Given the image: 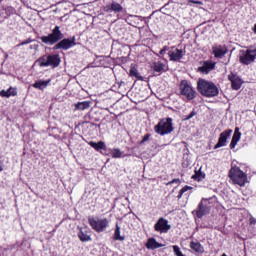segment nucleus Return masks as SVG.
<instances>
[{
	"mask_svg": "<svg viewBox=\"0 0 256 256\" xmlns=\"http://www.w3.org/2000/svg\"><path fill=\"white\" fill-rule=\"evenodd\" d=\"M192 179H194V181H203V179H205V173L201 172V170L196 171Z\"/></svg>",
	"mask_w": 256,
	"mask_h": 256,
	"instance_id": "nucleus-26",
	"label": "nucleus"
},
{
	"mask_svg": "<svg viewBox=\"0 0 256 256\" xmlns=\"http://www.w3.org/2000/svg\"><path fill=\"white\" fill-rule=\"evenodd\" d=\"M213 69H215V63L206 61L203 63L202 66L198 68V71H200V73H203V75H208V73H211Z\"/></svg>",
	"mask_w": 256,
	"mask_h": 256,
	"instance_id": "nucleus-16",
	"label": "nucleus"
},
{
	"mask_svg": "<svg viewBox=\"0 0 256 256\" xmlns=\"http://www.w3.org/2000/svg\"><path fill=\"white\" fill-rule=\"evenodd\" d=\"M228 79L229 81H231L232 89H234V91H239V89H241V86L243 85V80H241L239 76L235 74H230L228 75Z\"/></svg>",
	"mask_w": 256,
	"mask_h": 256,
	"instance_id": "nucleus-15",
	"label": "nucleus"
},
{
	"mask_svg": "<svg viewBox=\"0 0 256 256\" xmlns=\"http://www.w3.org/2000/svg\"><path fill=\"white\" fill-rule=\"evenodd\" d=\"M179 89L180 95L186 97L187 101H193V99H195V91L187 80H182L180 82Z\"/></svg>",
	"mask_w": 256,
	"mask_h": 256,
	"instance_id": "nucleus-9",
	"label": "nucleus"
},
{
	"mask_svg": "<svg viewBox=\"0 0 256 256\" xmlns=\"http://www.w3.org/2000/svg\"><path fill=\"white\" fill-rule=\"evenodd\" d=\"M256 48H249L247 50H240L239 61L242 65H251L255 63Z\"/></svg>",
	"mask_w": 256,
	"mask_h": 256,
	"instance_id": "nucleus-8",
	"label": "nucleus"
},
{
	"mask_svg": "<svg viewBox=\"0 0 256 256\" xmlns=\"http://www.w3.org/2000/svg\"><path fill=\"white\" fill-rule=\"evenodd\" d=\"M111 11H115L116 13H121L123 11V7L119 3H112L110 6Z\"/></svg>",
	"mask_w": 256,
	"mask_h": 256,
	"instance_id": "nucleus-28",
	"label": "nucleus"
},
{
	"mask_svg": "<svg viewBox=\"0 0 256 256\" xmlns=\"http://www.w3.org/2000/svg\"><path fill=\"white\" fill-rule=\"evenodd\" d=\"M48 85L49 81L40 80L35 82L32 86L34 87V89H40V91H43V89H46Z\"/></svg>",
	"mask_w": 256,
	"mask_h": 256,
	"instance_id": "nucleus-23",
	"label": "nucleus"
},
{
	"mask_svg": "<svg viewBox=\"0 0 256 256\" xmlns=\"http://www.w3.org/2000/svg\"><path fill=\"white\" fill-rule=\"evenodd\" d=\"M151 137L150 134H146L143 136V139L140 142V145H143V143H146V141H149V138Z\"/></svg>",
	"mask_w": 256,
	"mask_h": 256,
	"instance_id": "nucleus-33",
	"label": "nucleus"
},
{
	"mask_svg": "<svg viewBox=\"0 0 256 256\" xmlns=\"http://www.w3.org/2000/svg\"><path fill=\"white\" fill-rule=\"evenodd\" d=\"M110 155L113 157V159H121V157H123V152L119 148H113L110 151Z\"/></svg>",
	"mask_w": 256,
	"mask_h": 256,
	"instance_id": "nucleus-24",
	"label": "nucleus"
},
{
	"mask_svg": "<svg viewBox=\"0 0 256 256\" xmlns=\"http://www.w3.org/2000/svg\"><path fill=\"white\" fill-rule=\"evenodd\" d=\"M155 231L159 233H167L169 229H171V225H169V221L164 218H160L154 226Z\"/></svg>",
	"mask_w": 256,
	"mask_h": 256,
	"instance_id": "nucleus-14",
	"label": "nucleus"
},
{
	"mask_svg": "<svg viewBox=\"0 0 256 256\" xmlns=\"http://www.w3.org/2000/svg\"><path fill=\"white\" fill-rule=\"evenodd\" d=\"M173 129V119L171 118H163L154 127L155 133L161 135L162 137L173 133Z\"/></svg>",
	"mask_w": 256,
	"mask_h": 256,
	"instance_id": "nucleus-4",
	"label": "nucleus"
},
{
	"mask_svg": "<svg viewBox=\"0 0 256 256\" xmlns=\"http://www.w3.org/2000/svg\"><path fill=\"white\" fill-rule=\"evenodd\" d=\"M191 189H193V187H191V186H184V187L179 191L178 199H181V197H183V194H184V193H187V191H191Z\"/></svg>",
	"mask_w": 256,
	"mask_h": 256,
	"instance_id": "nucleus-31",
	"label": "nucleus"
},
{
	"mask_svg": "<svg viewBox=\"0 0 256 256\" xmlns=\"http://www.w3.org/2000/svg\"><path fill=\"white\" fill-rule=\"evenodd\" d=\"M216 201L215 197L202 198L196 210V216L198 219H201L204 215H209V213H211V209L215 206Z\"/></svg>",
	"mask_w": 256,
	"mask_h": 256,
	"instance_id": "nucleus-3",
	"label": "nucleus"
},
{
	"mask_svg": "<svg viewBox=\"0 0 256 256\" xmlns=\"http://www.w3.org/2000/svg\"><path fill=\"white\" fill-rule=\"evenodd\" d=\"M29 43H31V39L23 41L22 43H20V45H29Z\"/></svg>",
	"mask_w": 256,
	"mask_h": 256,
	"instance_id": "nucleus-40",
	"label": "nucleus"
},
{
	"mask_svg": "<svg viewBox=\"0 0 256 256\" xmlns=\"http://www.w3.org/2000/svg\"><path fill=\"white\" fill-rule=\"evenodd\" d=\"M90 147H92L93 149H95V151H101V149L105 150L107 149V145H105V142L103 141H99L97 142H89Z\"/></svg>",
	"mask_w": 256,
	"mask_h": 256,
	"instance_id": "nucleus-21",
	"label": "nucleus"
},
{
	"mask_svg": "<svg viewBox=\"0 0 256 256\" xmlns=\"http://www.w3.org/2000/svg\"><path fill=\"white\" fill-rule=\"evenodd\" d=\"M74 111H85L91 107V102L90 101H83V102H78L74 104Z\"/></svg>",
	"mask_w": 256,
	"mask_h": 256,
	"instance_id": "nucleus-18",
	"label": "nucleus"
},
{
	"mask_svg": "<svg viewBox=\"0 0 256 256\" xmlns=\"http://www.w3.org/2000/svg\"><path fill=\"white\" fill-rule=\"evenodd\" d=\"M190 248L192 249V251H195L196 253H203L205 251V248L199 242L192 241L190 243Z\"/></svg>",
	"mask_w": 256,
	"mask_h": 256,
	"instance_id": "nucleus-22",
	"label": "nucleus"
},
{
	"mask_svg": "<svg viewBox=\"0 0 256 256\" xmlns=\"http://www.w3.org/2000/svg\"><path fill=\"white\" fill-rule=\"evenodd\" d=\"M172 247H173V251H174L176 256H182L183 255V252H181V248H179V246L174 245Z\"/></svg>",
	"mask_w": 256,
	"mask_h": 256,
	"instance_id": "nucleus-32",
	"label": "nucleus"
},
{
	"mask_svg": "<svg viewBox=\"0 0 256 256\" xmlns=\"http://www.w3.org/2000/svg\"><path fill=\"white\" fill-rule=\"evenodd\" d=\"M253 32L256 34V24L254 25Z\"/></svg>",
	"mask_w": 256,
	"mask_h": 256,
	"instance_id": "nucleus-41",
	"label": "nucleus"
},
{
	"mask_svg": "<svg viewBox=\"0 0 256 256\" xmlns=\"http://www.w3.org/2000/svg\"><path fill=\"white\" fill-rule=\"evenodd\" d=\"M78 237H79L80 241H82L84 243L87 241H91V236L85 234L82 230L79 231Z\"/></svg>",
	"mask_w": 256,
	"mask_h": 256,
	"instance_id": "nucleus-27",
	"label": "nucleus"
},
{
	"mask_svg": "<svg viewBox=\"0 0 256 256\" xmlns=\"http://www.w3.org/2000/svg\"><path fill=\"white\" fill-rule=\"evenodd\" d=\"M233 133L232 129H227L220 133L219 139L217 144L214 146V149H219L221 147H226L227 146V140L229 137H231V134Z\"/></svg>",
	"mask_w": 256,
	"mask_h": 256,
	"instance_id": "nucleus-12",
	"label": "nucleus"
},
{
	"mask_svg": "<svg viewBox=\"0 0 256 256\" xmlns=\"http://www.w3.org/2000/svg\"><path fill=\"white\" fill-rule=\"evenodd\" d=\"M114 239L115 241H125V237L121 236V227L116 225V230L114 232Z\"/></svg>",
	"mask_w": 256,
	"mask_h": 256,
	"instance_id": "nucleus-25",
	"label": "nucleus"
},
{
	"mask_svg": "<svg viewBox=\"0 0 256 256\" xmlns=\"http://www.w3.org/2000/svg\"><path fill=\"white\" fill-rule=\"evenodd\" d=\"M232 140L237 141V142L241 141V132H239L238 127L235 128Z\"/></svg>",
	"mask_w": 256,
	"mask_h": 256,
	"instance_id": "nucleus-30",
	"label": "nucleus"
},
{
	"mask_svg": "<svg viewBox=\"0 0 256 256\" xmlns=\"http://www.w3.org/2000/svg\"><path fill=\"white\" fill-rule=\"evenodd\" d=\"M198 91L204 97H217V95H219V88L217 85L204 79L198 81Z\"/></svg>",
	"mask_w": 256,
	"mask_h": 256,
	"instance_id": "nucleus-1",
	"label": "nucleus"
},
{
	"mask_svg": "<svg viewBox=\"0 0 256 256\" xmlns=\"http://www.w3.org/2000/svg\"><path fill=\"white\" fill-rule=\"evenodd\" d=\"M40 39L45 45H55V43H59V41L63 39L61 28L59 26H55L52 33H50L48 36H42Z\"/></svg>",
	"mask_w": 256,
	"mask_h": 256,
	"instance_id": "nucleus-5",
	"label": "nucleus"
},
{
	"mask_svg": "<svg viewBox=\"0 0 256 256\" xmlns=\"http://www.w3.org/2000/svg\"><path fill=\"white\" fill-rule=\"evenodd\" d=\"M249 223H250V225H256V219H255V217L251 216V217L249 218Z\"/></svg>",
	"mask_w": 256,
	"mask_h": 256,
	"instance_id": "nucleus-38",
	"label": "nucleus"
},
{
	"mask_svg": "<svg viewBox=\"0 0 256 256\" xmlns=\"http://www.w3.org/2000/svg\"><path fill=\"white\" fill-rule=\"evenodd\" d=\"M189 2L193 3L194 5H203V2H201V1L190 0Z\"/></svg>",
	"mask_w": 256,
	"mask_h": 256,
	"instance_id": "nucleus-39",
	"label": "nucleus"
},
{
	"mask_svg": "<svg viewBox=\"0 0 256 256\" xmlns=\"http://www.w3.org/2000/svg\"><path fill=\"white\" fill-rule=\"evenodd\" d=\"M75 45H77V43H75V36H73L72 38L62 39L54 46V49H63V51H67L71 49V47H75Z\"/></svg>",
	"mask_w": 256,
	"mask_h": 256,
	"instance_id": "nucleus-10",
	"label": "nucleus"
},
{
	"mask_svg": "<svg viewBox=\"0 0 256 256\" xmlns=\"http://www.w3.org/2000/svg\"><path fill=\"white\" fill-rule=\"evenodd\" d=\"M88 223L96 233H103V231L109 227V220L107 218L96 219L90 216L88 217Z\"/></svg>",
	"mask_w": 256,
	"mask_h": 256,
	"instance_id": "nucleus-7",
	"label": "nucleus"
},
{
	"mask_svg": "<svg viewBox=\"0 0 256 256\" xmlns=\"http://www.w3.org/2000/svg\"><path fill=\"white\" fill-rule=\"evenodd\" d=\"M130 77H135L136 79H140V80L143 79V77L139 75V71L135 67L130 68Z\"/></svg>",
	"mask_w": 256,
	"mask_h": 256,
	"instance_id": "nucleus-29",
	"label": "nucleus"
},
{
	"mask_svg": "<svg viewBox=\"0 0 256 256\" xmlns=\"http://www.w3.org/2000/svg\"><path fill=\"white\" fill-rule=\"evenodd\" d=\"M181 256H185V255L182 254Z\"/></svg>",
	"mask_w": 256,
	"mask_h": 256,
	"instance_id": "nucleus-42",
	"label": "nucleus"
},
{
	"mask_svg": "<svg viewBox=\"0 0 256 256\" xmlns=\"http://www.w3.org/2000/svg\"><path fill=\"white\" fill-rule=\"evenodd\" d=\"M195 115H197V112L192 111V112L186 117V121H189V119H193V117H195Z\"/></svg>",
	"mask_w": 256,
	"mask_h": 256,
	"instance_id": "nucleus-37",
	"label": "nucleus"
},
{
	"mask_svg": "<svg viewBox=\"0 0 256 256\" xmlns=\"http://www.w3.org/2000/svg\"><path fill=\"white\" fill-rule=\"evenodd\" d=\"M151 69H153L155 73H165L168 68L167 65L162 61H156L152 63Z\"/></svg>",
	"mask_w": 256,
	"mask_h": 256,
	"instance_id": "nucleus-17",
	"label": "nucleus"
},
{
	"mask_svg": "<svg viewBox=\"0 0 256 256\" xmlns=\"http://www.w3.org/2000/svg\"><path fill=\"white\" fill-rule=\"evenodd\" d=\"M228 49L227 46L225 45H214L212 47V53L214 55V57H216V59H223V57H225V55H227L228 53Z\"/></svg>",
	"mask_w": 256,
	"mask_h": 256,
	"instance_id": "nucleus-13",
	"label": "nucleus"
},
{
	"mask_svg": "<svg viewBox=\"0 0 256 256\" xmlns=\"http://www.w3.org/2000/svg\"><path fill=\"white\" fill-rule=\"evenodd\" d=\"M173 183H177L178 185H181V179L175 178L172 181L168 182L167 185H173Z\"/></svg>",
	"mask_w": 256,
	"mask_h": 256,
	"instance_id": "nucleus-34",
	"label": "nucleus"
},
{
	"mask_svg": "<svg viewBox=\"0 0 256 256\" xmlns=\"http://www.w3.org/2000/svg\"><path fill=\"white\" fill-rule=\"evenodd\" d=\"M168 56L170 57V61H181L185 57V51L172 46L168 50Z\"/></svg>",
	"mask_w": 256,
	"mask_h": 256,
	"instance_id": "nucleus-11",
	"label": "nucleus"
},
{
	"mask_svg": "<svg viewBox=\"0 0 256 256\" xmlns=\"http://www.w3.org/2000/svg\"><path fill=\"white\" fill-rule=\"evenodd\" d=\"M239 142H237V140H231V143H230V149H235V147H237V144Z\"/></svg>",
	"mask_w": 256,
	"mask_h": 256,
	"instance_id": "nucleus-36",
	"label": "nucleus"
},
{
	"mask_svg": "<svg viewBox=\"0 0 256 256\" xmlns=\"http://www.w3.org/2000/svg\"><path fill=\"white\" fill-rule=\"evenodd\" d=\"M169 47L168 46H164L163 49L160 50L159 54L160 55H165V53H167V51H169Z\"/></svg>",
	"mask_w": 256,
	"mask_h": 256,
	"instance_id": "nucleus-35",
	"label": "nucleus"
},
{
	"mask_svg": "<svg viewBox=\"0 0 256 256\" xmlns=\"http://www.w3.org/2000/svg\"><path fill=\"white\" fill-rule=\"evenodd\" d=\"M147 249L155 250L159 249V247H163V244H159L155 238H150L148 242L146 243Z\"/></svg>",
	"mask_w": 256,
	"mask_h": 256,
	"instance_id": "nucleus-19",
	"label": "nucleus"
},
{
	"mask_svg": "<svg viewBox=\"0 0 256 256\" xmlns=\"http://www.w3.org/2000/svg\"><path fill=\"white\" fill-rule=\"evenodd\" d=\"M17 95V90L13 87H10L8 90L0 91V97H15Z\"/></svg>",
	"mask_w": 256,
	"mask_h": 256,
	"instance_id": "nucleus-20",
	"label": "nucleus"
},
{
	"mask_svg": "<svg viewBox=\"0 0 256 256\" xmlns=\"http://www.w3.org/2000/svg\"><path fill=\"white\" fill-rule=\"evenodd\" d=\"M228 177H230L234 185H239V187H245L247 184V174L238 166H233L230 169Z\"/></svg>",
	"mask_w": 256,
	"mask_h": 256,
	"instance_id": "nucleus-2",
	"label": "nucleus"
},
{
	"mask_svg": "<svg viewBox=\"0 0 256 256\" xmlns=\"http://www.w3.org/2000/svg\"><path fill=\"white\" fill-rule=\"evenodd\" d=\"M40 67H59L61 63V58L58 54L54 55H44L37 60Z\"/></svg>",
	"mask_w": 256,
	"mask_h": 256,
	"instance_id": "nucleus-6",
	"label": "nucleus"
}]
</instances>
